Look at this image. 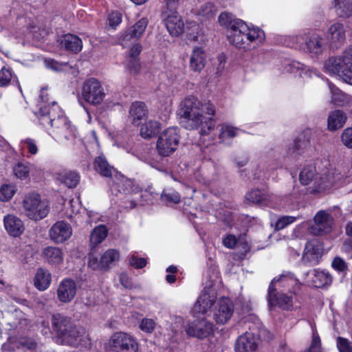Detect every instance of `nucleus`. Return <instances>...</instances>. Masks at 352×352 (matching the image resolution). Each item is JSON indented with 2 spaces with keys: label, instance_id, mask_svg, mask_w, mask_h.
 <instances>
[{
  "label": "nucleus",
  "instance_id": "nucleus-1",
  "mask_svg": "<svg viewBox=\"0 0 352 352\" xmlns=\"http://www.w3.org/2000/svg\"><path fill=\"white\" fill-rule=\"evenodd\" d=\"M180 124L188 130L198 129L201 124V135H207L214 129L215 122L210 118L204 121V117L199 108V102L194 97L184 100L177 111Z\"/></svg>",
  "mask_w": 352,
  "mask_h": 352
},
{
  "label": "nucleus",
  "instance_id": "nucleus-2",
  "mask_svg": "<svg viewBox=\"0 0 352 352\" xmlns=\"http://www.w3.org/2000/svg\"><path fill=\"white\" fill-rule=\"evenodd\" d=\"M219 22L221 26L228 29L227 37L232 45L239 49H251L246 41L248 26L243 21L236 19L230 13L222 12L219 16Z\"/></svg>",
  "mask_w": 352,
  "mask_h": 352
},
{
  "label": "nucleus",
  "instance_id": "nucleus-3",
  "mask_svg": "<svg viewBox=\"0 0 352 352\" xmlns=\"http://www.w3.org/2000/svg\"><path fill=\"white\" fill-rule=\"evenodd\" d=\"M324 67L326 73L337 75L352 85V47L346 50L341 56L329 58Z\"/></svg>",
  "mask_w": 352,
  "mask_h": 352
},
{
  "label": "nucleus",
  "instance_id": "nucleus-4",
  "mask_svg": "<svg viewBox=\"0 0 352 352\" xmlns=\"http://www.w3.org/2000/svg\"><path fill=\"white\" fill-rule=\"evenodd\" d=\"M38 117L41 124H50L54 128L55 135L62 129H67V124L70 122L67 118L63 116L62 110L55 101L52 102V107L45 104L41 106Z\"/></svg>",
  "mask_w": 352,
  "mask_h": 352
},
{
  "label": "nucleus",
  "instance_id": "nucleus-5",
  "mask_svg": "<svg viewBox=\"0 0 352 352\" xmlns=\"http://www.w3.org/2000/svg\"><path fill=\"white\" fill-rule=\"evenodd\" d=\"M179 140V129L177 127H170L164 130L157 141L156 149L158 154L163 157L171 155L177 148Z\"/></svg>",
  "mask_w": 352,
  "mask_h": 352
},
{
  "label": "nucleus",
  "instance_id": "nucleus-6",
  "mask_svg": "<svg viewBox=\"0 0 352 352\" xmlns=\"http://www.w3.org/2000/svg\"><path fill=\"white\" fill-rule=\"evenodd\" d=\"M23 203L26 215L34 221L43 219L50 211L48 204L45 201H41L40 195L35 192L27 195Z\"/></svg>",
  "mask_w": 352,
  "mask_h": 352
},
{
  "label": "nucleus",
  "instance_id": "nucleus-7",
  "mask_svg": "<svg viewBox=\"0 0 352 352\" xmlns=\"http://www.w3.org/2000/svg\"><path fill=\"white\" fill-rule=\"evenodd\" d=\"M276 280H272L268 289V304L270 309L274 306H278L283 310H290L294 306V298L296 294L294 292L288 290L285 292L283 289L277 291Z\"/></svg>",
  "mask_w": 352,
  "mask_h": 352
},
{
  "label": "nucleus",
  "instance_id": "nucleus-8",
  "mask_svg": "<svg viewBox=\"0 0 352 352\" xmlns=\"http://www.w3.org/2000/svg\"><path fill=\"white\" fill-rule=\"evenodd\" d=\"M342 177L341 173L338 169L328 168L316 177L312 186L309 188V192L311 194H316L329 190L338 184Z\"/></svg>",
  "mask_w": 352,
  "mask_h": 352
},
{
  "label": "nucleus",
  "instance_id": "nucleus-9",
  "mask_svg": "<svg viewBox=\"0 0 352 352\" xmlns=\"http://www.w3.org/2000/svg\"><path fill=\"white\" fill-rule=\"evenodd\" d=\"M108 346L113 352H138L139 347L132 336L122 331L113 333L108 341Z\"/></svg>",
  "mask_w": 352,
  "mask_h": 352
},
{
  "label": "nucleus",
  "instance_id": "nucleus-10",
  "mask_svg": "<svg viewBox=\"0 0 352 352\" xmlns=\"http://www.w3.org/2000/svg\"><path fill=\"white\" fill-rule=\"evenodd\" d=\"M82 98L94 105L100 104L105 97V93L100 82L94 78L87 80L81 90Z\"/></svg>",
  "mask_w": 352,
  "mask_h": 352
},
{
  "label": "nucleus",
  "instance_id": "nucleus-11",
  "mask_svg": "<svg viewBox=\"0 0 352 352\" xmlns=\"http://www.w3.org/2000/svg\"><path fill=\"white\" fill-rule=\"evenodd\" d=\"M185 331L190 337L204 339L213 333L214 325L203 317L188 323L185 328Z\"/></svg>",
  "mask_w": 352,
  "mask_h": 352
},
{
  "label": "nucleus",
  "instance_id": "nucleus-12",
  "mask_svg": "<svg viewBox=\"0 0 352 352\" xmlns=\"http://www.w3.org/2000/svg\"><path fill=\"white\" fill-rule=\"evenodd\" d=\"M297 42L305 52L320 54L323 52V38L316 32L305 34L297 37Z\"/></svg>",
  "mask_w": 352,
  "mask_h": 352
},
{
  "label": "nucleus",
  "instance_id": "nucleus-13",
  "mask_svg": "<svg viewBox=\"0 0 352 352\" xmlns=\"http://www.w3.org/2000/svg\"><path fill=\"white\" fill-rule=\"evenodd\" d=\"M334 219L331 214L320 210L314 217V223L311 226L310 231L314 235L327 234L332 230Z\"/></svg>",
  "mask_w": 352,
  "mask_h": 352
},
{
  "label": "nucleus",
  "instance_id": "nucleus-14",
  "mask_svg": "<svg viewBox=\"0 0 352 352\" xmlns=\"http://www.w3.org/2000/svg\"><path fill=\"white\" fill-rule=\"evenodd\" d=\"M234 304L228 298H221L217 302L213 317L217 324H226L232 317L234 312Z\"/></svg>",
  "mask_w": 352,
  "mask_h": 352
},
{
  "label": "nucleus",
  "instance_id": "nucleus-15",
  "mask_svg": "<svg viewBox=\"0 0 352 352\" xmlns=\"http://www.w3.org/2000/svg\"><path fill=\"white\" fill-rule=\"evenodd\" d=\"M323 252V248L320 243L316 240L307 243L302 256V261L310 265H317Z\"/></svg>",
  "mask_w": 352,
  "mask_h": 352
},
{
  "label": "nucleus",
  "instance_id": "nucleus-16",
  "mask_svg": "<svg viewBox=\"0 0 352 352\" xmlns=\"http://www.w3.org/2000/svg\"><path fill=\"white\" fill-rule=\"evenodd\" d=\"M162 14L165 18V25L170 34L173 36H178L183 33L184 23L182 17L177 12H173L172 13L163 12Z\"/></svg>",
  "mask_w": 352,
  "mask_h": 352
},
{
  "label": "nucleus",
  "instance_id": "nucleus-17",
  "mask_svg": "<svg viewBox=\"0 0 352 352\" xmlns=\"http://www.w3.org/2000/svg\"><path fill=\"white\" fill-rule=\"evenodd\" d=\"M70 225L63 221H57L50 230V236L55 243H63L72 236Z\"/></svg>",
  "mask_w": 352,
  "mask_h": 352
},
{
  "label": "nucleus",
  "instance_id": "nucleus-18",
  "mask_svg": "<svg viewBox=\"0 0 352 352\" xmlns=\"http://www.w3.org/2000/svg\"><path fill=\"white\" fill-rule=\"evenodd\" d=\"M76 294V285L73 280L65 278L60 283L57 289V296L60 302L64 303L71 302Z\"/></svg>",
  "mask_w": 352,
  "mask_h": 352
},
{
  "label": "nucleus",
  "instance_id": "nucleus-19",
  "mask_svg": "<svg viewBox=\"0 0 352 352\" xmlns=\"http://www.w3.org/2000/svg\"><path fill=\"white\" fill-rule=\"evenodd\" d=\"M84 334V329L74 324L72 328L67 329V331L58 338V340L62 344L77 346L82 341Z\"/></svg>",
  "mask_w": 352,
  "mask_h": 352
},
{
  "label": "nucleus",
  "instance_id": "nucleus-20",
  "mask_svg": "<svg viewBox=\"0 0 352 352\" xmlns=\"http://www.w3.org/2000/svg\"><path fill=\"white\" fill-rule=\"evenodd\" d=\"M258 347V339L252 333H245L241 336L235 344L236 352H256Z\"/></svg>",
  "mask_w": 352,
  "mask_h": 352
},
{
  "label": "nucleus",
  "instance_id": "nucleus-21",
  "mask_svg": "<svg viewBox=\"0 0 352 352\" xmlns=\"http://www.w3.org/2000/svg\"><path fill=\"white\" fill-rule=\"evenodd\" d=\"M74 324L70 318L63 314H56L52 316V329L56 333L58 339Z\"/></svg>",
  "mask_w": 352,
  "mask_h": 352
},
{
  "label": "nucleus",
  "instance_id": "nucleus-22",
  "mask_svg": "<svg viewBox=\"0 0 352 352\" xmlns=\"http://www.w3.org/2000/svg\"><path fill=\"white\" fill-rule=\"evenodd\" d=\"M307 276L310 278L313 286L317 288L329 286L332 283L331 275L325 270L314 269L308 272Z\"/></svg>",
  "mask_w": 352,
  "mask_h": 352
},
{
  "label": "nucleus",
  "instance_id": "nucleus-23",
  "mask_svg": "<svg viewBox=\"0 0 352 352\" xmlns=\"http://www.w3.org/2000/svg\"><path fill=\"white\" fill-rule=\"evenodd\" d=\"M3 221L6 231L12 236L16 237L20 236L25 230L22 221L13 214L5 216Z\"/></svg>",
  "mask_w": 352,
  "mask_h": 352
},
{
  "label": "nucleus",
  "instance_id": "nucleus-24",
  "mask_svg": "<svg viewBox=\"0 0 352 352\" xmlns=\"http://www.w3.org/2000/svg\"><path fill=\"white\" fill-rule=\"evenodd\" d=\"M327 36L331 47L338 48L345 40L344 25L340 23L331 25L329 28Z\"/></svg>",
  "mask_w": 352,
  "mask_h": 352
},
{
  "label": "nucleus",
  "instance_id": "nucleus-25",
  "mask_svg": "<svg viewBox=\"0 0 352 352\" xmlns=\"http://www.w3.org/2000/svg\"><path fill=\"white\" fill-rule=\"evenodd\" d=\"M148 109L142 102L132 103L129 109V118L133 124L138 125L140 121L146 118Z\"/></svg>",
  "mask_w": 352,
  "mask_h": 352
},
{
  "label": "nucleus",
  "instance_id": "nucleus-26",
  "mask_svg": "<svg viewBox=\"0 0 352 352\" xmlns=\"http://www.w3.org/2000/svg\"><path fill=\"white\" fill-rule=\"evenodd\" d=\"M207 56L201 47H195L190 58L189 67L195 72H200L205 67Z\"/></svg>",
  "mask_w": 352,
  "mask_h": 352
},
{
  "label": "nucleus",
  "instance_id": "nucleus-27",
  "mask_svg": "<svg viewBox=\"0 0 352 352\" xmlns=\"http://www.w3.org/2000/svg\"><path fill=\"white\" fill-rule=\"evenodd\" d=\"M60 45L66 50L74 53L79 52L82 48V40L76 35L67 34L60 39Z\"/></svg>",
  "mask_w": 352,
  "mask_h": 352
},
{
  "label": "nucleus",
  "instance_id": "nucleus-28",
  "mask_svg": "<svg viewBox=\"0 0 352 352\" xmlns=\"http://www.w3.org/2000/svg\"><path fill=\"white\" fill-rule=\"evenodd\" d=\"M215 297L208 292H203L197 300L194 309L197 313L204 314L214 305Z\"/></svg>",
  "mask_w": 352,
  "mask_h": 352
},
{
  "label": "nucleus",
  "instance_id": "nucleus-29",
  "mask_svg": "<svg viewBox=\"0 0 352 352\" xmlns=\"http://www.w3.org/2000/svg\"><path fill=\"white\" fill-rule=\"evenodd\" d=\"M51 274L47 270L38 268L34 278V286L40 291L47 289L51 283Z\"/></svg>",
  "mask_w": 352,
  "mask_h": 352
},
{
  "label": "nucleus",
  "instance_id": "nucleus-30",
  "mask_svg": "<svg viewBox=\"0 0 352 352\" xmlns=\"http://www.w3.org/2000/svg\"><path fill=\"white\" fill-rule=\"evenodd\" d=\"M56 178L60 183L64 184L67 188H75L80 182V175L74 170H68L63 173H57Z\"/></svg>",
  "mask_w": 352,
  "mask_h": 352
},
{
  "label": "nucleus",
  "instance_id": "nucleus-31",
  "mask_svg": "<svg viewBox=\"0 0 352 352\" xmlns=\"http://www.w3.org/2000/svg\"><path fill=\"white\" fill-rule=\"evenodd\" d=\"M42 256L48 263L52 265H58L63 262L62 250L56 247L49 246L43 249Z\"/></svg>",
  "mask_w": 352,
  "mask_h": 352
},
{
  "label": "nucleus",
  "instance_id": "nucleus-32",
  "mask_svg": "<svg viewBox=\"0 0 352 352\" xmlns=\"http://www.w3.org/2000/svg\"><path fill=\"white\" fill-rule=\"evenodd\" d=\"M147 25L148 20L146 18H142L127 30L124 39L129 40L140 38L145 32Z\"/></svg>",
  "mask_w": 352,
  "mask_h": 352
},
{
  "label": "nucleus",
  "instance_id": "nucleus-33",
  "mask_svg": "<svg viewBox=\"0 0 352 352\" xmlns=\"http://www.w3.org/2000/svg\"><path fill=\"white\" fill-rule=\"evenodd\" d=\"M95 170L102 176L111 177L115 169L111 166L103 155L96 157L94 163Z\"/></svg>",
  "mask_w": 352,
  "mask_h": 352
},
{
  "label": "nucleus",
  "instance_id": "nucleus-34",
  "mask_svg": "<svg viewBox=\"0 0 352 352\" xmlns=\"http://www.w3.org/2000/svg\"><path fill=\"white\" fill-rule=\"evenodd\" d=\"M346 120V116L343 111L336 110L332 111L328 118V128L331 131H335L341 128Z\"/></svg>",
  "mask_w": 352,
  "mask_h": 352
},
{
  "label": "nucleus",
  "instance_id": "nucleus-35",
  "mask_svg": "<svg viewBox=\"0 0 352 352\" xmlns=\"http://www.w3.org/2000/svg\"><path fill=\"white\" fill-rule=\"evenodd\" d=\"M160 130V123L157 121L150 120L141 126L140 135L144 139H150L156 135Z\"/></svg>",
  "mask_w": 352,
  "mask_h": 352
},
{
  "label": "nucleus",
  "instance_id": "nucleus-36",
  "mask_svg": "<svg viewBox=\"0 0 352 352\" xmlns=\"http://www.w3.org/2000/svg\"><path fill=\"white\" fill-rule=\"evenodd\" d=\"M108 230L105 226L100 225L96 227L90 235V244L95 247L102 243L107 237Z\"/></svg>",
  "mask_w": 352,
  "mask_h": 352
},
{
  "label": "nucleus",
  "instance_id": "nucleus-37",
  "mask_svg": "<svg viewBox=\"0 0 352 352\" xmlns=\"http://www.w3.org/2000/svg\"><path fill=\"white\" fill-rule=\"evenodd\" d=\"M318 175L316 174V168L314 166L309 165L303 168L299 175V179L302 185H308L311 182H314Z\"/></svg>",
  "mask_w": 352,
  "mask_h": 352
},
{
  "label": "nucleus",
  "instance_id": "nucleus-38",
  "mask_svg": "<svg viewBox=\"0 0 352 352\" xmlns=\"http://www.w3.org/2000/svg\"><path fill=\"white\" fill-rule=\"evenodd\" d=\"M335 8L340 16L352 14V0H334Z\"/></svg>",
  "mask_w": 352,
  "mask_h": 352
},
{
  "label": "nucleus",
  "instance_id": "nucleus-39",
  "mask_svg": "<svg viewBox=\"0 0 352 352\" xmlns=\"http://www.w3.org/2000/svg\"><path fill=\"white\" fill-rule=\"evenodd\" d=\"M276 280V285L274 287L277 288V291H280L283 287H288L294 285L296 283L293 274L287 273L286 274H282L278 279L274 278Z\"/></svg>",
  "mask_w": 352,
  "mask_h": 352
},
{
  "label": "nucleus",
  "instance_id": "nucleus-40",
  "mask_svg": "<svg viewBox=\"0 0 352 352\" xmlns=\"http://www.w3.org/2000/svg\"><path fill=\"white\" fill-rule=\"evenodd\" d=\"M119 256V252L116 250L110 249L106 251L101 256L104 270L109 269L111 265L118 261Z\"/></svg>",
  "mask_w": 352,
  "mask_h": 352
},
{
  "label": "nucleus",
  "instance_id": "nucleus-41",
  "mask_svg": "<svg viewBox=\"0 0 352 352\" xmlns=\"http://www.w3.org/2000/svg\"><path fill=\"white\" fill-rule=\"evenodd\" d=\"M266 199L265 194L258 189H254L245 195V201L252 204H261Z\"/></svg>",
  "mask_w": 352,
  "mask_h": 352
},
{
  "label": "nucleus",
  "instance_id": "nucleus-42",
  "mask_svg": "<svg viewBox=\"0 0 352 352\" xmlns=\"http://www.w3.org/2000/svg\"><path fill=\"white\" fill-rule=\"evenodd\" d=\"M217 12V8L212 3L208 2L202 5L199 10V14L207 19L214 17Z\"/></svg>",
  "mask_w": 352,
  "mask_h": 352
},
{
  "label": "nucleus",
  "instance_id": "nucleus-43",
  "mask_svg": "<svg viewBox=\"0 0 352 352\" xmlns=\"http://www.w3.org/2000/svg\"><path fill=\"white\" fill-rule=\"evenodd\" d=\"M237 128L233 127L228 124H223L221 126L219 139L221 140L222 142H226L236 137L237 135Z\"/></svg>",
  "mask_w": 352,
  "mask_h": 352
},
{
  "label": "nucleus",
  "instance_id": "nucleus-44",
  "mask_svg": "<svg viewBox=\"0 0 352 352\" xmlns=\"http://www.w3.org/2000/svg\"><path fill=\"white\" fill-rule=\"evenodd\" d=\"M30 170L29 164H23L22 162L17 163L13 168L14 175L21 179H25L28 177Z\"/></svg>",
  "mask_w": 352,
  "mask_h": 352
},
{
  "label": "nucleus",
  "instance_id": "nucleus-45",
  "mask_svg": "<svg viewBox=\"0 0 352 352\" xmlns=\"http://www.w3.org/2000/svg\"><path fill=\"white\" fill-rule=\"evenodd\" d=\"M161 200L166 205L178 204L180 201V195L175 191L164 190L161 195Z\"/></svg>",
  "mask_w": 352,
  "mask_h": 352
},
{
  "label": "nucleus",
  "instance_id": "nucleus-46",
  "mask_svg": "<svg viewBox=\"0 0 352 352\" xmlns=\"http://www.w3.org/2000/svg\"><path fill=\"white\" fill-rule=\"evenodd\" d=\"M246 41L249 43V46H251V43L256 40H259L261 41L263 39L264 32L258 28L250 29L248 28V31L246 32Z\"/></svg>",
  "mask_w": 352,
  "mask_h": 352
},
{
  "label": "nucleus",
  "instance_id": "nucleus-47",
  "mask_svg": "<svg viewBox=\"0 0 352 352\" xmlns=\"http://www.w3.org/2000/svg\"><path fill=\"white\" fill-rule=\"evenodd\" d=\"M59 138H64L66 140H73L76 138V128L72 126L70 122L67 124V129H62L56 135Z\"/></svg>",
  "mask_w": 352,
  "mask_h": 352
},
{
  "label": "nucleus",
  "instance_id": "nucleus-48",
  "mask_svg": "<svg viewBox=\"0 0 352 352\" xmlns=\"http://www.w3.org/2000/svg\"><path fill=\"white\" fill-rule=\"evenodd\" d=\"M14 194V187L12 185H3L0 188V200L6 201Z\"/></svg>",
  "mask_w": 352,
  "mask_h": 352
},
{
  "label": "nucleus",
  "instance_id": "nucleus-49",
  "mask_svg": "<svg viewBox=\"0 0 352 352\" xmlns=\"http://www.w3.org/2000/svg\"><path fill=\"white\" fill-rule=\"evenodd\" d=\"M296 220L295 217L292 216H283L278 219L274 225L275 230H280L284 229L288 225L291 224Z\"/></svg>",
  "mask_w": 352,
  "mask_h": 352
},
{
  "label": "nucleus",
  "instance_id": "nucleus-50",
  "mask_svg": "<svg viewBox=\"0 0 352 352\" xmlns=\"http://www.w3.org/2000/svg\"><path fill=\"white\" fill-rule=\"evenodd\" d=\"M342 144L349 148H352V127L345 129L341 135Z\"/></svg>",
  "mask_w": 352,
  "mask_h": 352
},
{
  "label": "nucleus",
  "instance_id": "nucleus-51",
  "mask_svg": "<svg viewBox=\"0 0 352 352\" xmlns=\"http://www.w3.org/2000/svg\"><path fill=\"white\" fill-rule=\"evenodd\" d=\"M337 346L340 352H352L351 343L346 338H338Z\"/></svg>",
  "mask_w": 352,
  "mask_h": 352
},
{
  "label": "nucleus",
  "instance_id": "nucleus-52",
  "mask_svg": "<svg viewBox=\"0 0 352 352\" xmlns=\"http://www.w3.org/2000/svg\"><path fill=\"white\" fill-rule=\"evenodd\" d=\"M88 266L94 270H104L102 258L98 260L93 254H89Z\"/></svg>",
  "mask_w": 352,
  "mask_h": 352
},
{
  "label": "nucleus",
  "instance_id": "nucleus-53",
  "mask_svg": "<svg viewBox=\"0 0 352 352\" xmlns=\"http://www.w3.org/2000/svg\"><path fill=\"white\" fill-rule=\"evenodd\" d=\"M12 78L11 72L5 67L0 70V87L8 85Z\"/></svg>",
  "mask_w": 352,
  "mask_h": 352
},
{
  "label": "nucleus",
  "instance_id": "nucleus-54",
  "mask_svg": "<svg viewBox=\"0 0 352 352\" xmlns=\"http://www.w3.org/2000/svg\"><path fill=\"white\" fill-rule=\"evenodd\" d=\"M164 5L163 12H168L172 13L176 12V9L179 6V0H162Z\"/></svg>",
  "mask_w": 352,
  "mask_h": 352
},
{
  "label": "nucleus",
  "instance_id": "nucleus-55",
  "mask_svg": "<svg viewBox=\"0 0 352 352\" xmlns=\"http://www.w3.org/2000/svg\"><path fill=\"white\" fill-rule=\"evenodd\" d=\"M155 323L153 320L144 318L142 320L140 328L143 331L151 333L155 329Z\"/></svg>",
  "mask_w": 352,
  "mask_h": 352
},
{
  "label": "nucleus",
  "instance_id": "nucleus-56",
  "mask_svg": "<svg viewBox=\"0 0 352 352\" xmlns=\"http://www.w3.org/2000/svg\"><path fill=\"white\" fill-rule=\"evenodd\" d=\"M128 69L131 74H138L140 69V64L138 58H130L128 63Z\"/></svg>",
  "mask_w": 352,
  "mask_h": 352
},
{
  "label": "nucleus",
  "instance_id": "nucleus-57",
  "mask_svg": "<svg viewBox=\"0 0 352 352\" xmlns=\"http://www.w3.org/2000/svg\"><path fill=\"white\" fill-rule=\"evenodd\" d=\"M129 263L135 268H143L146 265V260L144 258H138L135 255H132L130 258Z\"/></svg>",
  "mask_w": 352,
  "mask_h": 352
},
{
  "label": "nucleus",
  "instance_id": "nucleus-58",
  "mask_svg": "<svg viewBox=\"0 0 352 352\" xmlns=\"http://www.w3.org/2000/svg\"><path fill=\"white\" fill-rule=\"evenodd\" d=\"M305 352H322L320 348V339L318 336H313L311 344Z\"/></svg>",
  "mask_w": 352,
  "mask_h": 352
},
{
  "label": "nucleus",
  "instance_id": "nucleus-59",
  "mask_svg": "<svg viewBox=\"0 0 352 352\" xmlns=\"http://www.w3.org/2000/svg\"><path fill=\"white\" fill-rule=\"evenodd\" d=\"M223 244L225 247L232 249L237 243L236 238L233 234H228L223 239Z\"/></svg>",
  "mask_w": 352,
  "mask_h": 352
},
{
  "label": "nucleus",
  "instance_id": "nucleus-60",
  "mask_svg": "<svg viewBox=\"0 0 352 352\" xmlns=\"http://www.w3.org/2000/svg\"><path fill=\"white\" fill-rule=\"evenodd\" d=\"M332 267L340 272H344L347 269L345 262L340 258H336L333 261Z\"/></svg>",
  "mask_w": 352,
  "mask_h": 352
},
{
  "label": "nucleus",
  "instance_id": "nucleus-61",
  "mask_svg": "<svg viewBox=\"0 0 352 352\" xmlns=\"http://www.w3.org/2000/svg\"><path fill=\"white\" fill-rule=\"evenodd\" d=\"M24 144L26 145L28 152L32 155H36L38 152V147L35 141L31 138H27L23 140Z\"/></svg>",
  "mask_w": 352,
  "mask_h": 352
},
{
  "label": "nucleus",
  "instance_id": "nucleus-62",
  "mask_svg": "<svg viewBox=\"0 0 352 352\" xmlns=\"http://www.w3.org/2000/svg\"><path fill=\"white\" fill-rule=\"evenodd\" d=\"M122 21V15L119 12H112L109 16V22L110 26L116 27Z\"/></svg>",
  "mask_w": 352,
  "mask_h": 352
},
{
  "label": "nucleus",
  "instance_id": "nucleus-63",
  "mask_svg": "<svg viewBox=\"0 0 352 352\" xmlns=\"http://www.w3.org/2000/svg\"><path fill=\"white\" fill-rule=\"evenodd\" d=\"M329 89L331 90V92L332 94V98H331V102L336 104H340L338 103L340 100V94H339V89L336 88L335 86L332 84H329Z\"/></svg>",
  "mask_w": 352,
  "mask_h": 352
},
{
  "label": "nucleus",
  "instance_id": "nucleus-64",
  "mask_svg": "<svg viewBox=\"0 0 352 352\" xmlns=\"http://www.w3.org/2000/svg\"><path fill=\"white\" fill-rule=\"evenodd\" d=\"M142 49L140 44L138 43L131 47L130 49V58H137Z\"/></svg>",
  "mask_w": 352,
  "mask_h": 352
}]
</instances>
